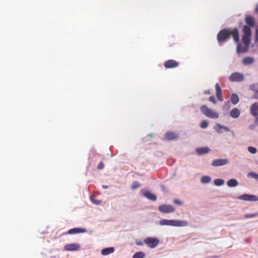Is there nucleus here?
<instances>
[{
	"mask_svg": "<svg viewBox=\"0 0 258 258\" xmlns=\"http://www.w3.org/2000/svg\"><path fill=\"white\" fill-rule=\"evenodd\" d=\"M205 94H208V93H209V91H206L205 92Z\"/></svg>",
	"mask_w": 258,
	"mask_h": 258,
	"instance_id": "nucleus-43",
	"label": "nucleus"
},
{
	"mask_svg": "<svg viewBox=\"0 0 258 258\" xmlns=\"http://www.w3.org/2000/svg\"><path fill=\"white\" fill-rule=\"evenodd\" d=\"M211 178L209 176H203L201 179V182L204 183H209L211 181Z\"/></svg>",
	"mask_w": 258,
	"mask_h": 258,
	"instance_id": "nucleus-24",
	"label": "nucleus"
},
{
	"mask_svg": "<svg viewBox=\"0 0 258 258\" xmlns=\"http://www.w3.org/2000/svg\"><path fill=\"white\" fill-rule=\"evenodd\" d=\"M242 63L245 65H249L253 63V59L250 57H245L242 59Z\"/></svg>",
	"mask_w": 258,
	"mask_h": 258,
	"instance_id": "nucleus-21",
	"label": "nucleus"
},
{
	"mask_svg": "<svg viewBox=\"0 0 258 258\" xmlns=\"http://www.w3.org/2000/svg\"><path fill=\"white\" fill-rule=\"evenodd\" d=\"M245 22L249 27H253L254 26L255 21L254 18L248 15L245 16Z\"/></svg>",
	"mask_w": 258,
	"mask_h": 258,
	"instance_id": "nucleus-13",
	"label": "nucleus"
},
{
	"mask_svg": "<svg viewBox=\"0 0 258 258\" xmlns=\"http://www.w3.org/2000/svg\"><path fill=\"white\" fill-rule=\"evenodd\" d=\"M209 100L210 101L212 102V103H213L214 104H216V99H215V97L213 96H210L209 98Z\"/></svg>",
	"mask_w": 258,
	"mask_h": 258,
	"instance_id": "nucleus-35",
	"label": "nucleus"
},
{
	"mask_svg": "<svg viewBox=\"0 0 258 258\" xmlns=\"http://www.w3.org/2000/svg\"><path fill=\"white\" fill-rule=\"evenodd\" d=\"M214 129L216 131V132L218 133H221L222 132L221 131V129H224L225 131L228 132L229 131V129L226 126H223L219 123H217L215 126L214 127Z\"/></svg>",
	"mask_w": 258,
	"mask_h": 258,
	"instance_id": "nucleus-17",
	"label": "nucleus"
},
{
	"mask_svg": "<svg viewBox=\"0 0 258 258\" xmlns=\"http://www.w3.org/2000/svg\"><path fill=\"white\" fill-rule=\"evenodd\" d=\"M249 89L254 92H258V84H254L250 85L249 86Z\"/></svg>",
	"mask_w": 258,
	"mask_h": 258,
	"instance_id": "nucleus-28",
	"label": "nucleus"
},
{
	"mask_svg": "<svg viewBox=\"0 0 258 258\" xmlns=\"http://www.w3.org/2000/svg\"><path fill=\"white\" fill-rule=\"evenodd\" d=\"M227 185L229 187H235L238 185V181L235 179H231L227 182Z\"/></svg>",
	"mask_w": 258,
	"mask_h": 258,
	"instance_id": "nucleus-22",
	"label": "nucleus"
},
{
	"mask_svg": "<svg viewBox=\"0 0 258 258\" xmlns=\"http://www.w3.org/2000/svg\"><path fill=\"white\" fill-rule=\"evenodd\" d=\"M252 98L258 99V92H254V94Z\"/></svg>",
	"mask_w": 258,
	"mask_h": 258,
	"instance_id": "nucleus-38",
	"label": "nucleus"
},
{
	"mask_svg": "<svg viewBox=\"0 0 258 258\" xmlns=\"http://www.w3.org/2000/svg\"><path fill=\"white\" fill-rule=\"evenodd\" d=\"M214 183L217 186H221L224 183V180L222 179H216L214 180Z\"/></svg>",
	"mask_w": 258,
	"mask_h": 258,
	"instance_id": "nucleus-27",
	"label": "nucleus"
},
{
	"mask_svg": "<svg viewBox=\"0 0 258 258\" xmlns=\"http://www.w3.org/2000/svg\"><path fill=\"white\" fill-rule=\"evenodd\" d=\"M228 160L226 159H218L214 160L212 165L214 166H222L227 164Z\"/></svg>",
	"mask_w": 258,
	"mask_h": 258,
	"instance_id": "nucleus-10",
	"label": "nucleus"
},
{
	"mask_svg": "<svg viewBox=\"0 0 258 258\" xmlns=\"http://www.w3.org/2000/svg\"><path fill=\"white\" fill-rule=\"evenodd\" d=\"M179 63L174 59H168L164 63V66L166 69H172L178 67Z\"/></svg>",
	"mask_w": 258,
	"mask_h": 258,
	"instance_id": "nucleus-7",
	"label": "nucleus"
},
{
	"mask_svg": "<svg viewBox=\"0 0 258 258\" xmlns=\"http://www.w3.org/2000/svg\"><path fill=\"white\" fill-rule=\"evenodd\" d=\"M114 251V248L113 247H108L103 249L101 250V254L103 255H106L109 254L111 253H113Z\"/></svg>",
	"mask_w": 258,
	"mask_h": 258,
	"instance_id": "nucleus-18",
	"label": "nucleus"
},
{
	"mask_svg": "<svg viewBox=\"0 0 258 258\" xmlns=\"http://www.w3.org/2000/svg\"><path fill=\"white\" fill-rule=\"evenodd\" d=\"M215 89L217 98L219 101H222L223 100V98L222 95V90L218 83L216 84Z\"/></svg>",
	"mask_w": 258,
	"mask_h": 258,
	"instance_id": "nucleus-14",
	"label": "nucleus"
},
{
	"mask_svg": "<svg viewBox=\"0 0 258 258\" xmlns=\"http://www.w3.org/2000/svg\"><path fill=\"white\" fill-rule=\"evenodd\" d=\"M145 254L143 252H137L134 254L133 258H144L145 257Z\"/></svg>",
	"mask_w": 258,
	"mask_h": 258,
	"instance_id": "nucleus-25",
	"label": "nucleus"
},
{
	"mask_svg": "<svg viewBox=\"0 0 258 258\" xmlns=\"http://www.w3.org/2000/svg\"><path fill=\"white\" fill-rule=\"evenodd\" d=\"M248 151L249 153L251 154H255L257 152V149L253 147H248Z\"/></svg>",
	"mask_w": 258,
	"mask_h": 258,
	"instance_id": "nucleus-32",
	"label": "nucleus"
},
{
	"mask_svg": "<svg viewBox=\"0 0 258 258\" xmlns=\"http://www.w3.org/2000/svg\"><path fill=\"white\" fill-rule=\"evenodd\" d=\"M238 199L241 200L248 201V199H249V195H248V194L242 195L241 196H240L238 197Z\"/></svg>",
	"mask_w": 258,
	"mask_h": 258,
	"instance_id": "nucleus-29",
	"label": "nucleus"
},
{
	"mask_svg": "<svg viewBox=\"0 0 258 258\" xmlns=\"http://www.w3.org/2000/svg\"><path fill=\"white\" fill-rule=\"evenodd\" d=\"M137 244L138 245H142L143 244L142 242L140 241V242H137Z\"/></svg>",
	"mask_w": 258,
	"mask_h": 258,
	"instance_id": "nucleus-40",
	"label": "nucleus"
},
{
	"mask_svg": "<svg viewBox=\"0 0 258 258\" xmlns=\"http://www.w3.org/2000/svg\"><path fill=\"white\" fill-rule=\"evenodd\" d=\"M201 112L207 117L216 119L219 117V114L213 109L208 107L206 105H202L200 107Z\"/></svg>",
	"mask_w": 258,
	"mask_h": 258,
	"instance_id": "nucleus-4",
	"label": "nucleus"
},
{
	"mask_svg": "<svg viewBox=\"0 0 258 258\" xmlns=\"http://www.w3.org/2000/svg\"><path fill=\"white\" fill-rule=\"evenodd\" d=\"M80 246L79 244L77 243H70L66 245L64 248L65 249L68 251L76 250L80 248Z\"/></svg>",
	"mask_w": 258,
	"mask_h": 258,
	"instance_id": "nucleus-12",
	"label": "nucleus"
},
{
	"mask_svg": "<svg viewBox=\"0 0 258 258\" xmlns=\"http://www.w3.org/2000/svg\"><path fill=\"white\" fill-rule=\"evenodd\" d=\"M208 122L206 120H203L200 124V126L203 128H206L208 126Z\"/></svg>",
	"mask_w": 258,
	"mask_h": 258,
	"instance_id": "nucleus-31",
	"label": "nucleus"
},
{
	"mask_svg": "<svg viewBox=\"0 0 258 258\" xmlns=\"http://www.w3.org/2000/svg\"><path fill=\"white\" fill-rule=\"evenodd\" d=\"M173 202L174 204H177L178 205H181L182 204V203L177 199H175Z\"/></svg>",
	"mask_w": 258,
	"mask_h": 258,
	"instance_id": "nucleus-36",
	"label": "nucleus"
},
{
	"mask_svg": "<svg viewBox=\"0 0 258 258\" xmlns=\"http://www.w3.org/2000/svg\"><path fill=\"white\" fill-rule=\"evenodd\" d=\"M230 35H232L233 39L235 41H238L239 40V33L237 29H234L231 31L223 29L221 30L217 35V40L219 42H222L228 38Z\"/></svg>",
	"mask_w": 258,
	"mask_h": 258,
	"instance_id": "nucleus-2",
	"label": "nucleus"
},
{
	"mask_svg": "<svg viewBox=\"0 0 258 258\" xmlns=\"http://www.w3.org/2000/svg\"><path fill=\"white\" fill-rule=\"evenodd\" d=\"M145 243L151 248H154L159 243L158 239L154 238H147L144 240Z\"/></svg>",
	"mask_w": 258,
	"mask_h": 258,
	"instance_id": "nucleus-8",
	"label": "nucleus"
},
{
	"mask_svg": "<svg viewBox=\"0 0 258 258\" xmlns=\"http://www.w3.org/2000/svg\"><path fill=\"white\" fill-rule=\"evenodd\" d=\"M141 184L137 181H134L132 184L131 188L133 189H136L140 187Z\"/></svg>",
	"mask_w": 258,
	"mask_h": 258,
	"instance_id": "nucleus-30",
	"label": "nucleus"
},
{
	"mask_svg": "<svg viewBox=\"0 0 258 258\" xmlns=\"http://www.w3.org/2000/svg\"><path fill=\"white\" fill-rule=\"evenodd\" d=\"M258 111V103L252 104L250 108V113L252 115H256Z\"/></svg>",
	"mask_w": 258,
	"mask_h": 258,
	"instance_id": "nucleus-15",
	"label": "nucleus"
},
{
	"mask_svg": "<svg viewBox=\"0 0 258 258\" xmlns=\"http://www.w3.org/2000/svg\"><path fill=\"white\" fill-rule=\"evenodd\" d=\"M143 195L148 199L153 201H155L157 199L156 195L148 191L144 192Z\"/></svg>",
	"mask_w": 258,
	"mask_h": 258,
	"instance_id": "nucleus-19",
	"label": "nucleus"
},
{
	"mask_svg": "<svg viewBox=\"0 0 258 258\" xmlns=\"http://www.w3.org/2000/svg\"><path fill=\"white\" fill-rule=\"evenodd\" d=\"M86 232V230L85 228H74L73 229H70L68 234H75L80 233H84Z\"/></svg>",
	"mask_w": 258,
	"mask_h": 258,
	"instance_id": "nucleus-11",
	"label": "nucleus"
},
{
	"mask_svg": "<svg viewBox=\"0 0 258 258\" xmlns=\"http://www.w3.org/2000/svg\"><path fill=\"white\" fill-rule=\"evenodd\" d=\"M158 210L160 212L166 214L172 213L175 211V209L173 206L165 204L160 205L158 207Z\"/></svg>",
	"mask_w": 258,
	"mask_h": 258,
	"instance_id": "nucleus-5",
	"label": "nucleus"
},
{
	"mask_svg": "<svg viewBox=\"0 0 258 258\" xmlns=\"http://www.w3.org/2000/svg\"><path fill=\"white\" fill-rule=\"evenodd\" d=\"M256 120H258V113H257L256 115H254Z\"/></svg>",
	"mask_w": 258,
	"mask_h": 258,
	"instance_id": "nucleus-42",
	"label": "nucleus"
},
{
	"mask_svg": "<svg viewBox=\"0 0 258 258\" xmlns=\"http://www.w3.org/2000/svg\"><path fill=\"white\" fill-rule=\"evenodd\" d=\"M229 80L231 82H240L243 80V75L239 73H232L229 78Z\"/></svg>",
	"mask_w": 258,
	"mask_h": 258,
	"instance_id": "nucleus-6",
	"label": "nucleus"
},
{
	"mask_svg": "<svg viewBox=\"0 0 258 258\" xmlns=\"http://www.w3.org/2000/svg\"><path fill=\"white\" fill-rule=\"evenodd\" d=\"M179 135L173 132H167L164 135V138L167 141L174 140L177 139Z\"/></svg>",
	"mask_w": 258,
	"mask_h": 258,
	"instance_id": "nucleus-9",
	"label": "nucleus"
},
{
	"mask_svg": "<svg viewBox=\"0 0 258 258\" xmlns=\"http://www.w3.org/2000/svg\"><path fill=\"white\" fill-rule=\"evenodd\" d=\"M240 115V111L237 108L233 109L230 112V116L232 118H236Z\"/></svg>",
	"mask_w": 258,
	"mask_h": 258,
	"instance_id": "nucleus-20",
	"label": "nucleus"
},
{
	"mask_svg": "<svg viewBox=\"0 0 258 258\" xmlns=\"http://www.w3.org/2000/svg\"><path fill=\"white\" fill-rule=\"evenodd\" d=\"M247 177L250 178H252L255 179L256 180L258 181V174L253 172H251L248 173Z\"/></svg>",
	"mask_w": 258,
	"mask_h": 258,
	"instance_id": "nucleus-26",
	"label": "nucleus"
},
{
	"mask_svg": "<svg viewBox=\"0 0 258 258\" xmlns=\"http://www.w3.org/2000/svg\"><path fill=\"white\" fill-rule=\"evenodd\" d=\"M102 187H103V188H104V189H106V188H108V186H107V185H103L102 186Z\"/></svg>",
	"mask_w": 258,
	"mask_h": 258,
	"instance_id": "nucleus-41",
	"label": "nucleus"
},
{
	"mask_svg": "<svg viewBox=\"0 0 258 258\" xmlns=\"http://www.w3.org/2000/svg\"><path fill=\"white\" fill-rule=\"evenodd\" d=\"M249 199H248V201H258V197L253 195H249Z\"/></svg>",
	"mask_w": 258,
	"mask_h": 258,
	"instance_id": "nucleus-33",
	"label": "nucleus"
},
{
	"mask_svg": "<svg viewBox=\"0 0 258 258\" xmlns=\"http://www.w3.org/2000/svg\"><path fill=\"white\" fill-rule=\"evenodd\" d=\"M257 214H252V215H246L245 217H246V218H252V217H254Z\"/></svg>",
	"mask_w": 258,
	"mask_h": 258,
	"instance_id": "nucleus-39",
	"label": "nucleus"
},
{
	"mask_svg": "<svg viewBox=\"0 0 258 258\" xmlns=\"http://www.w3.org/2000/svg\"><path fill=\"white\" fill-rule=\"evenodd\" d=\"M196 151L199 155H202L208 153L210 151V149L208 147H201L197 148Z\"/></svg>",
	"mask_w": 258,
	"mask_h": 258,
	"instance_id": "nucleus-16",
	"label": "nucleus"
},
{
	"mask_svg": "<svg viewBox=\"0 0 258 258\" xmlns=\"http://www.w3.org/2000/svg\"><path fill=\"white\" fill-rule=\"evenodd\" d=\"M159 224L161 225L182 227L187 226L188 222L186 221L180 220L162 219L159 221Z\"/></svg>",
	"mask_w": 258,
	"mask_h": 258,
	"instance_id": "nucleus-3",
	"label": "nucleus"
},
{
	"mask_svg": "<svg viewBox=\"0 0 258 258\" xmlns=\"http://www.w3.org/2000/svg\"><path fill=\"white\" fill-rule=\"evenodd\" d=\"M104 167V164L103 162H100L98 165L97 168L98 169H102Z\"/></svg>",
	"mask_w": 258,
	"mask_h": 258,
	"instance_id": "nucleus-34",
	"label": "nucleus"
},
{
	"mask_svg": "<svg viewBox=\"0 0 258 258\" xmlns=\"http://www.w3.org/2000/svg\"><path fill=\"white\" fill-rule=\"evenodd\" d=\"M91 200L93 203H94L96 205H99L101 203L100 201L95 200L93 199L92 198H91Z\"/></svg>",
	"mask_w": 258,
	"mask_h": 258,
	"instance_id": "nucleus-37",
	"label": "nucleus"
},
{
	"mask_svg": "<svg viewBox=\"0 0 258 258\" xmlns=\"http://www.w3.org/2000/svg\"><path fill=\"white\" fill-rule=\"evenodd\" d=\"M231 100L233 104H236L239 102L238 96L236 94H233L231 96Z\"/></svg>",
	"mask_w": 258,
	"mask_h": 258,
	"instance_id": "nucleus-23",
	"label": "nucleus"
},
{
	"mask_svg": "<svg viewBox=\"0 0 258 258\" xmlns=\"http://www.w3.org/2000/svg\"><path fill=\"white\" fill-rule=\"evenodd\" d=\"M243 35L242 40L243 44H242L239 41L236 47V51L238 53H243L247 51L249 44L250 41L251 30L247 26H244L243 28Z\"/></svg>",
	"mask_w": 258,
	"mask_h": 258,
	"instance_id": "nucleus-1",
	"label": "nucleus"
}]
</instances>
